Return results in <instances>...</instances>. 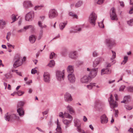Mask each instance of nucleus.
<instances>
[{"instance_id":"1","label":"nucleus","mask_w":133,"mask_h":133,"mask_svg":"<svg viewBox=\"0 0 133 133\" xmlns=\"http://www.w3.org/2000/svg\"><path fill=\"white\" fill-rule=\"evenodd\" d=\"M14 59L15 62L13 64V66L15 68H17L22 64L23 59L22 58L18 55H16Z\"/></svg>"},{"instance_id":"2","label":"nucleus","mask_w":133,"mask_h":133,"mask_svg":"<svg viewBox=\"0 0 133 133\" xmlns=\"http://www.w3.org/2000/svg\"><path fill=\"white\" fill-rule=\"evenodd\" d=\"M97 18V15L94 12H92L90 15L89 17V21L92 26H94L96 24V21Z\"/></svg>"},{"instance_id":"3","label":"nucleus","mask_w":133,"mask_h":133,"mask_svg":"<svg viewBox=\"0 0 133 133\" xmlns=\"http://www.w3.org/2000/svg\"><path fill=\"white\" fill-rule=\"evenodd\" d=\"M56 76L57 79L59 81H63L64 78V72L57 71H56Z\"/></svg>"},{"instance_id":"4","label":"nucleus","mask_w":133,"mask_h":133,"mask_svg":"<svg viewBox=\"0 0 133 133\" xmlns=\"http://www.w3.org/2000/svg\"><path fill=\"white\" fill-rule=\"evenodd\" d=\"M58 15L57 12L56 10L54 9H50L49 13V17L50 19H53L57 17Z\"/></svg>"},{"instance_id":"5","label":"nucleus","mask_w":133,"mask_h":133,"mask_svg":"<svg viewBox=\"0 0 133 133\" xmlns=\"http://www.w3.org/2000/svg\"><path fill=\"white\" fill-rule=\"evenodd\" d=\"M110 16L111 20H117V16L116 13V9L115 8L113 7L111 8L110 11Z\"/></svg>"},{"instance_id":"6","label":"nucleus","mask_w":133,"mask_h":133,"mask_svg":"<svg viewBox=\"0 0 133 133\" xmlns=\"http://www.w3.org/2000/svg\"><path fill=\"white\" fill-rule=\"evenodd\" d=\"M97 68H95L91 70L89 68L87 69L88 71H90L89 76L90 78H93L96 75L97 72Z\"/></svg>"},{"instance_id":"7","label":"nucleus","mask_w":133,"mask_h":133,"mask_svg":"<svg viewBox=\"0 0 133 133\" xmlns=\"http://www.w3.org/2000/svg\"><path fill=\"white\" fill-rule=\"evenodd\" d=\"M113 97L112 95H110V97L108 99L110 106L111 108H114L117 107L118 106V104L117 102L114 101L113 100Z\"/></svg>"},{"instance_id":"8","label":"nucleus","mask_w":133,"mask_h":133,"mask_svg":"<svg viewBox=\"0 0 133 133\" xmlns=\"http://www.w3.org/2000/svg\"><path fill=\"white\" fill-rule=\"evenodd\" d=\"M34 12L33 11H31L28 13L25 16V19L28 21H32L34 18Z\"/></svg>"},{"instance_id":"9","label":"nucleus","mask_w":133,"mask_h":133,"mask_svg":"<svg viewBox=\"0 0 133 133\" xmlns=\"http://www.w3.org/2000/svg\"><path fill=\"white\" fill-rule=\"evenodd\" d=\"M20 120L19 117L16 114H12L9 116V121H13L15 120L19 121Z\"/></svg>"},{"instance_id":"10","label":"nucleus","mask_w":133,"mask_h":133,"mask_svg":"<svg viewBox=\"0 0 133 133\" xmlns=\"http://www.w3.org/2000/svg\"><path fill=\"white\" fill-rule=\"evenodd\" d=\"M101 122L102 124H105L108 122V118L105 114H103L100 117Z\"/></svg>"},{"instance_id":"11","label":"nucleus","mask_w":133,"mask_h":133,"mask_svg":"<svg viewBox=\"0 0 133 133\" xmlns=\"http://www.w3.org/2000/svg\"><path fill=\"white\" fill-rule=\"evenodd\" d=\"M68 78L69 82L71 83L74 82L76 78L74 75L73 74H70L68 75Z\"/></svg>"},{"instance_id":"12","label":"nucleus","mask_w":133,"mask_h":133,"mask_svg":"<svg viewBox=\"0 0 133 133\" xmlns=\"http://www.w3.org/2000/svg\"><path fill=\"white\" fill-rule=\"evenodd\" d=\"M43 76L44 80L45 82L46 83H49L50 80L49 73L48 72H45Z\"/></svg>"},{"instance_id":"13","label":"nucleus","mask_w":133,"mask_h":133,"mask_svg":"<svg viewBox=\"0 0 133 133\" xmlns=\"http://www.w3.org/2000/svg\"><path fill=\"white\" fill-rule=\"evenodd\" d=\"M32 5L31 1H26L24 2V7L26 9H28L29 8L31 7Z\"/></svg>"},{"instance_id":"14","label":"nucleus","mask_w":133,"mask_h":133,"mask_svg":"<svg viewBox=\"0 0 133 133\" xmlns=\"http://www.w3.org/2000/svg\"><path fill=\"white\" fill-rule=\"evenodd\" d=\"M111 72V69L106 68L105 69H103L101 70V75H103L104 74H110Z\"/></svg>"},{"instance_id":"15","label":"nucleus","mask_w":133,"mask_h":133,"mask_svg":"<svg viewBox=\"0 0 133 133\" xmlns=\"http://www.w3.org/2000/svg\"><path fill=\"white\" fill-rule=\"evenodd\" d=\"M77 52L75 51H72L69 54V57L70 58L73 59H76L77 57Z\"/></svg>"},{"instance_id":"16","label":"nucleus","mask_w":133,"mask_h":133,"mask_svg":"<svg viewBox=\"0 0 133 133\" xmlns=\"http://www.w3.org/2000/svg\"><path fill=\"white\" fill-rule=\"evenodd\" d=\"M90 78L89 76L85 75L81 79V82L82 83H87L90 81Z\"/></svg>"},{"instance_id":"17","label":"nucleus","mask_w":133,"mask_h":133,"mask_svg":"<svg viewBox=\"0 0 133 133\" xmlns=\"http://www.w3.org/2000/svg\"><path fill=\"white\" fill-rule=\"evenodd\" d=\"M64 98L65 101L67 102L71 101L72 100L71 95L68 92H66Z\"/></svg>"},{"instance_id":"18","label":"nucleus","mask_w":133,"mask_h":133,"mask_svg":"<svg viewBox=\"0 0 133 133\" xmlns=\"http://www.w3.org/2000/svg\"><path fill=\"white\" fill-rule=\"evenodd\" d=\"M17 112L20 117H23L24 115V111L23 108H17Z\"/></svg>"},{"instance_id":"19","label":"nucleus","mask_w":133,"mask_h":133,"mask_svg":"<svg viewBox=\"0 0 133 133\" xmlns=\"http://www.w3.org/2000/svg\"><path fill=\"white\" fill-rule=\"evenodd\" d=\"M81 30V28H77L76 27L71 28L70 30V33H75L79 32Z\"/></svg>"},{"instance_id":"20","label":"nucleus","mask_w":133,"mask_h":133,"mask_svg":"<svg viewBox=\"0 0 133 133\" xmlns=\"http://www.w3.org/2000/svg\"><path fill=\"white\" fill-rule=\"evenodd\" d=\"M105 41L107 43V45L111 49V47L113 44V42L111 39L108 38L105 40Z\"/></svg>"},{"instance_id":"21","label":"nucleus","mask_w":133,"mask_h":133,"mask_svg":"<svg viewBox=\"0 0 133 133\" xmlns=\"http://www.w3.org/2000/svg\"><path fill=\"white\" fill-rule=\"evenodd\" d=\"M57 128L56 129V132L55 133H62L61 128L60 127V125L58 122V119L57 120Z\"/></svg>"},{"instance_id":"22","label":"nucleus","mask_w":133,"mask_h":133,"mask_svg":"<svg viewBox=\"0 0 133 133\" xmlns=\"http://www.w3.org/2000/svg\"><path fill=\"white\" fill-rule=\"evenodd\" d=\"M112 54V57L110 58V60L112 61V65L116 63V61L115 60H114V59L116 57V54L115 52L113 50L111 51Z\"/></svg>"},{"instance_id":"23","label":"nucleus","mask_w":133,"mask_h":133,"mask_svg":"<svg viewBox=\"0 0 133 133\" xmlns=\"http://www.w3.org/2000/svg\"><path fill=\"white\" fill-rule=\"evenodd\" d=\"M102 59L101 58H98L95 60L94 61L93 64V66L95 67L99 64V63L102 60Z\"/></svg>"},{"instance_id":"24","label":"nucleus","mask_w":133,"mask_h":133,"mask_svg":"<svg viewBox=\"0 0 133 133\" xmlns=\"http://www.w3.org/2000/svg\"><path fill=\"white\" fill-rule=\"evenodd\" d=\"M71 120L66 119H64L63 121V122L66 125L65 126L66 128H67L69 126V125L71 123Z\"/></svg>"},{"instance_id":"25","label":"nucleus","mask_w":133,"mask_h":133,"mask_svg":"<svg viewBox=\"0 0 133 133\" xmlns=\"http://www.w3.org/2000/svg\"><path fill=\"white\" fill-rule=\"evenodd\" d=\"M67 70L68 73L73 74L74 71V67L71 65H69L67 68Z\"/></svg>"},{"instance_id":"26","label":"nucleus","mask_w":133,"mask_h":133,"mask_svg":"<svg viewBox=\"0 0 133 133\" xmlns=\"http://www.w3.org/2000/svg\"><path fill=\"white\" fill-rule=\"evenodd\" d=\"M74 126L77 127L81 126V122L77 118H75L74 119Z\"/></svg>"},{"instance_id":"27","label":"nucleus","mask_w":133,"mask_h":133,"mask_svg":"<svg viewBox=\"0 0 133 133\" xmlns=\"http://www.w3.org/2000/svg\"><path fill=\"white\" fill-rule=\"evenodd\" d=\"M10 18L12 20L11 22V21H10V23H12L14 22L17 20V19L16 18V15L14 14H13L11 16Z\"/></svg>"},{"instance_id":"28","label":"nucleus","mask_w":133,"mask_h":133,"mask_svg":"<svg viewBox=\"0 0 133 133\" xmlns=\"http://www.w3.org/2000/svg\"><path fill=\"white\" fill-rule=\"evenodd\" d=\"M36 40V38L35 35H31L29 37V40L30 43H34Z\"/></svg>"},{"instance_id":"29","label":"nucleus","mask_w":133,"mask_h":133,"mask_svg":"<svg viewBox=\"0 0 133 133\" xmlns=\"http://www.w3.org/2000/svg\"><path fill=\"white\" fill-rule=\"evenodd\" d=\"M67 22H61L59 24V28L61 30H62L65 28V25L67 24Z\"/></svg>"},{"instance_id":"30","label":"nucleus","mask_w":133,"mask_h":133,"mask_svg":"<svg viewBox=\"0 0 133 133\" xmlns=\"http://www.w3.org/2000/svg\"><path fill=\"white\" fill-rule=\"evenodd\" d=\"M66 108L69 111L70 114H73L74 113L75 111L73 110V108L71 106L68 105L67 106Z\"/></svg>"},{"instance_id":"31","label":"nucleus","mask_w":133,"mask_h":133,"mask_svg":"<svg viewBox=\"0 0 133 133\" xmlns=\"http://www.w3.org/2000/svg\"><path fill=\"white\" fill-rule=\"evenodd\" d=\"M25 104V102L22 101H20L17 104V108H23Z\"/></svg>"},{"instance_id":"32","label":"nucleus","mask_w":133,"mask_h":133,"mask_svg":"<svg viewBox=\"0 0 133 133\" xmlns=\"http://www.w3.org/2000/svg\"><path fill=\"white\" fill-rule=\"evenodd\" d=\"M83 4V2L82 1H78L76 4L75 5V7L76 8H78L82 5Z\"/></svg>"},{"instance_id":"33","label":"nucleus","mask_w":133,"mask_h":133,"mask_svg":"<svg viewBox=\"0 0 133 133\" xmlns=\"http://www.w3.org/2000/svg\"><path fill=\"white\" fill-rule=\"evenodd\" d=\"M95 84L92 83H90L89 84L87 85V87L89 89H91L94 87L96 86Z\"/></svg>"},{"instance_id":"34","label":"nucleus","mask_w":133,"mask_h":133,"mask_svg":"<svg viewBox=\"0 0 133 133\" xmlns=\"http://www.w3.org/2000/svg\"><path fill=\"white\" fill-rule=\"evenodd\" d=\"M55 64V62L53 60H51L48 64V66L50 67H52L54 66Z\"/></svg>"},{"instance_id":"35","label":"nucleus","mask_w":133,"mask_h":133,"mask_svg":"<svg viewBox=\"0 0 133 133\" xmlns=\"http://www.w3.org/2000/svg\"><path fill=\"white\" fill-rule=\"evenodd\" d=\"M5 23L4 21L0 20V28H3L5 25Z\"/></svg>"},{"instance_id":"36","label":"nucleus","mask_w":133,"mask_h":133,"mask_svg":"<svg viewBox=\"0 0 133 133\" xmlns=\"http://www.w3.org/2000/svg\"><path fill=\"white\" fill-rule=\"evenodd\" d=\"M77 131L80 133H85L84 131L81 129V126L77 127Z\"/></svg>"},{"instance_id":"37","label":"nucleus","mask_w":133,"mask_h":133,"mask_svg":"<svg viewBox=\"0 0 133 133\" xmlns=\"http://www.w3.org/2000/svg\"><path fill=\"white\" fill-rule=\"evenodd\" d=\"M128 60V57L127 56H125L124 58V60L121 63V64H124L126 63Z\"/></svg>"},{"instance_id":"38","label":"nucleus","mask_w":133,"mask_h":133,"mask_svg":"<svg viewBox=\"0 0 133 133\" xmlns=\"http://www.w3.org/2000/svg\"><path fill=\"white\" fill-rule=\"evenodd\" d=\"M64 116L66 118H72V117L68 113L65 112L64 114Z\"/></svg>"},{"instance_id":"39","label":"nucleus","mask_w":133,"mask_h":133,"mask_svg":"<svg viewBox=\"0 0 133 133\" xmlns=\"http://www.w3.org/2000/svg\"><path fill=\"white\" fill-rule=\"evenodd\" d=\"M43 6L42 5L36 6L34 7V9L35 10H40Z\"/></svg>"},{"instance_id":"40","label":"nucleus","mask_w":133,"mask_h":133,"mask_svg":"<svg viewBox=\"0 0 133 133\" xmlns=\"http://www.w3.org/2000/svg\"><path fill=\"white\" fill-rule=\"evenodd\" d=\"M127 24L130 26L133 25V18L127 21Z\"/></svg>"},{"instance_id":"41","label":"nucleus","mask_w":133,"mask_h":133,"mask_svg":"<svg viewBox=\"0 0 133 133\" xmlns=\"http://www.w3.org/2000/svg\"><path fill=\"white\" fill-rule=\"evenodd\" d=\"M24 92L22 91L21 90L18 91L16 92V94H17L18 96H21L22 95L24 94Z\"/></svg>"},{"instance_id":"42","label":"nucleus","mask_w":133,"mask_h":133,"mask_svg":"<svg viewBox=\"0 0 133 133\" xmlns=\"http://www.w3.org/2000/svg\"><path fill=\"white\" fill-rule=\"evenodd\" d=\"M34 26L32 25H29L27 26H24V29L25 30H27L28 29L31 28L32 29H33L34 28Z\"/></svg>"},{"instance_id":"43","label":"nucleus","mask_w":133,"mask_h":133,"mask_svg":"<svg viewBox=\"0 0 133 133\" xmlns=\"http://www.w3.org/2000/svg\"><path fill=\"white\" fill-rule=\"evenodd\" d=\"M43 30H41L39 32V36L38 38V40H40L42 37L43 35Z\"/></svg>"},{"instance_id":"44","label":"nucleus","mask_w":133,"mask_h":133,"mask_svg":"<svg viewBox=\"0 0 133 133\" xmlns=\"http://www.w3.org/2000/svg\"><path fill=\"white\" fill-rule=\"evenodd\" d=\"M69 15L70 16L73 17L74 18H77L76 15L72 12H69Z\"/></svg>"},{"instance_id":"45","label":"nucleus","mask_w":133,"mask_h":133,"mask_svg":"<svg viewBox=\"0 0 133 133\" xmlns=\"http://www.w3.org/2000/svg\"><path fill=\"white\" fill-rule=\"evenodd\" d=\"M125 108L127 110H131L132 109V108L131 106L128 105H125Z\"/></svg>"},{"instance_id":"46","label":"nucleus","mask_w":133,"mask_h":133,"mask_svg":"<svg viewBox=\"0 0 133 133\" xmlns=\"http://www.w3.org/2000/svg\"><path fill=\"white\" fill-rule=\"evenodd\" d=\"M127 89L128 91L132 92H133V87L130 86L127 87Z\"/></svg>"},{"instance_id":"47","label":"nucleus","mask_w":133,"mask_h":133,"mask_svg":"<svg viewBox=\"0 0 133 133\" xmlns=\"http://www.w3.org/2000/svg\"><path fill=\"white\" fill-rule=\"evenodd\" d=\"M103 20L100 23H98L99 26V27L103 28L104 27V25L103 24Z\"/></svg>"},{"instance_id":"48","label":"nucleus","mask_w":133,"mask_h":133,"mask_svg":"<svg viewBox=\"0 0 133 133\" xmlns=\"http://www.w3.org/2000/svg\"><path fill=\"white\" fill-rule=\"evenodd\" d=\"M14 45H12L9 44V52H11L12 51V50L11 49H9L10 48H12L14 49Z\"/></svg>"},{"instance_id":"49","label":"nucleus","mask_w":133,"mask_h":133,"mask_svg":"<svg viewBox=\"0 0 133 133\" xmlns=\"http://www.w3.org/2000/svg\"><path fill=\"white\" fill-rule=\"evenodd\" d=\"M83 62L82 61H78L76 62V65L78 66H80L83 64Z\"/></svg>"},{"instance_id":"50","label":"nucleus","mask_w":133,"mask_h":133,"mask_svg":"<svg viewBox=\"0 0 133 133\" xmlns=\"http://www.w3.org/2000/svg\"><path fill=\"white\" fill-rule=\"evenodd\" d=\"M125 87L124 85L121 86L119 88V91H123L125 89Z\"/></svg>"},{"instance_id":"51","label":"nucleus","mask_w":133,"mask_h":133,"mask_svg":"<svg viewBox=\"0 0 133 133\" xmlns=\"http://www.w3.org/2000/svg\"><path fill=\"white\" fill-rule=\"evenodd\" d=\"M37 72V70L36 69V68L32 69L31 71V73L32 74H35Z\"/></svg>"},{"instance_id":"52","label":"nucleus","mask_w":133,"mask_h":133,"mask_svg":"<svg viewBox=\"0 0 133 133\" xmlns=\"http://www.w3.org/2000/svg\"><path fill=\"white\" fill-rule=\"evenodd\" d=\"M12 72H16V73L18 74V75H19L20 76H22V75L21 74V72H17V70H12Z\"/></svg>"},{"instance_id":"53","label":"nucleus","mask_w":133,"mask_h":133,"mask_svg":"<svg viewBox=\"0 0 133 133\" xmlns=\"http://www.w3.org/2000/svg\"><path fill=\"white\" fill-rule=\"evenodd\" d=\"M55 54L53 52L51 53L50 55V59L54 57L55 56Z\"/></svg>"},{"instance_id":"54","label":"nucleus","mask_w":133,"mask_h":133,"mask_svg":"<svg viewBox=\"0 0 133 133\" xmlns=\"http://www.w3.org/2000/svg\"><path fill=\"white\" fill-rule=\"evenodd\" d=\"M104 0H98L97 2V4H102L104 2Z\"/></svg>"},{"instance_id":"55","label":"nucleus","mask_w":133,"mask_h":133,"mask_svg":"<svg viewBox=\"0 0 133 133\" xmlns=\"http://www.w3.org/2000/svg\"><path fill=\"white\" fill-rule=\"evenodd\" d=\"M130 96H127L125 97L123 99L125 101L128 102V99L130 98Z\"/></svg>"},{"instance_id":"56","label":"nucleus","mask_w":133,"mask_h":133,"mask_svg":"<svg viewBox=\"0 0 133 133\" xmlns=\"http://www.w3.org/2000/svg\"><path fill=\"white\" fill-rule=\"evenodd\" d=\"M98 53L96 51H94L92 53L93 56L94 57H96L97 56Z\"/></svg>"},{"instance_id":"57","label":"nucleus","mask_w":133,"mask_h":133,"mask_svg":"<svg viewBox=\"0 0 133 133\" xmlns=\"http://www.w3.org/2000/svg\"><path fill=\"white\" fill-rule=\"evenodd\" d=\"M38 24L39 26L42 29L43 25L42 22L40 21H39L38 22Z\"/></svg>"},{"instance_id":"58","label":"nucleus","mask_w":133,"mask_h":133,"mask_svg":"<svg viewBox=\"0 0 133 133\" xmlns=\"http://www.w3.org/2000/svg\"><path fill=\"white\" fill-rule=\"evenodd\" d=\"M115 111V116L116 117H117L118 116V110H114Z\"/></svg>"},{"instance_id":"59","label":"nucleus","mask_w":133,"mask_h":133,"mask_svg":"<svg viewBox=\"0 0 133 133\" xmlns=\"http://www.w3.org/2000/svg\"><path fill=\"white\" fill-rule=\"evenodd\" d=\"M129 13L130 14H132L133 13V6L130 8Z\"/></svg>"},{"instance_id":"60","label":"nucleus","mask_w":133,"mask_h":133,"mask_svg":"<svg viewBox=\"0 0 133 133\" xmlns=\"http://www.w3.org/2000/svg\"><path fill=\"white\" fill-rule=\"evenodd\" d=\"M8 113H7L5 115L4 118L5 120L8 121Z\"/></svg>"},{"instance_id":"61","label":"nucleus","mask_w":133,"mask_h":133,"mask_svg":"<svg viewBox=\"0 0 133 133\" xmlns=\"http://www.w3.org/2000/svg\"><path fill=\"white\" fill-rule=\"evenodd\" d=\"M49 111V110L48 109L47 110H45V111L43 112L42 114L44 116V115H46L47 114L48 112Z\"/></svg>"},{"instance_id":"62","label":"nucleus","mask_w":133,"mask_h":133,"mask_svg":"<svg viewBox=\"0 0 133 133\" xmlns=\"http://www.w3.org/2000/svg\"><path fill=\"white\" fill-rule=\"evenodd\" d=\"M59 117L62 118H63L64 117V114H63V113L62 112H60L59 114Z\"/></svg>"},{"instance_id":"63","label":"nucleus","mask_w":133,"mask_h":133,"mask_svg":"<svg viewBox=\"0 0 133 133\" xmlns=\"http://www.w3.org/2000/svg\"><path fill=\"white\" fill-rule=\"evenodd\" d=\"M128 131L130 132V133H133V128H130Z\"/></svg>"},{"instance_id":"64","label":"nucleus","mask_w":133,"mask_h":133,"mask_svg":"<svg viewBox=\"0 0 133 133\" xmlns=\"http://www.w3.org/2000/svg\"><path fill=\"white\" fill-rule=\"evenodd\" d=\"M119 3L121 6L123 7L124 6V3L123 1L119 2Z\"/></svg>"}]
</instances>
